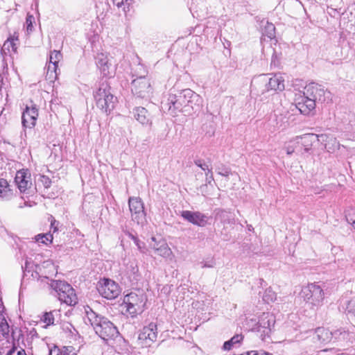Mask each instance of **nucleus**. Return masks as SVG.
Returning <instances> with one entry per match:
<instances>
[{
  "label": "nucleus",
  "instance_id": "obj_9",
  "mask_svg": "<svg viewBox=\"0 0 355 355\" xmlns=\"http://www.w3.org/2000/svg\"><path fill=\"white\" fill-rule=\"evenodd\" d=\"M98 293L105 298L115 299L121 293V288L114 281L104 278L97 284Z\"/></svg>",
  "mask_w": 355,
  "mask_h": 355
},
{
  "label": "nucleus",
  "instance_id": "obj_15",
  "mask_svg": "<svg viewBox=\"0 0 355 355\" xmlns=\"http://www.w3.org/2000/svg\"><path fill=\"white\" fill-rule=\"evenodd\" d=\"M150 240L149 245L157 255L165 259H171L173 257V253L166 241L163 239L157 240L154 236L151 237Z\"/></svg>",
  "mask_w": 355,
  "mask_h": 355
},
{
  "label": "nucleus",
  "instance_id": "obj_43",
  "mask_svg": "<svg viewBox=\"0 0 355 355\" xmlns=\"http://www.w3.org/2000/svg\"><path fill=\"white\" fill-rule=\"evenodd\" d=\"M206 180L208 184H210L214 180L212 173H211V175L206 178Z\"/></svg>",
  "mask_w": 355,
  "mask_h": 355
},
{
  "label": "nucleus",
  "instance_id": "obj_32",
  "mask_svg": "<svg viewBox=\"0 0 355 355\" xmlns=\"http://www.w3.org/2000/svg\"><path fill=\"white\" fill-rule=\"evenodd\" d=\"M42 320L46 324V326L53 324L54 315L53 312L45 313L42 317Z\"/></svg>",
  "mask_w": 355,
  "mask_h": 355
},
{
  "label": "nucleus",
  "instance_id": "obj_41",
  "mask_svg": "<svg viewBox=\"0 0 355 355\" xmlns=\"http://www.w3.org/2000/svg\"><path fill=\"white\" fill-rule=\"evenodd\" d=\"M346 219L349 223H351L354 228L355 229V219L352 217L349 214L346 215Z\"/></svg>",
  "mask_w": 355,
  "mask_h": 355
},
{
  "label": "nucleus",
  "instance_id": "obj_36",
  "mask_svg": "<svg viewBox=\"0 0 355 355\" xmlns=\"http://www.w3.org/2000/svg\"><path fill=\"white\" fill-rule=\"evenodd\" d=\"M35 21V18L33 15H28L26 19V29L27 31L31 32L33 28V24Z\"/></svg>",
  "mask_w": 355,
  "mask_h": 355
},
{
  "label": "nucleus",
  "instance_id": "obj_23",
  "mask_svg": "<svg viewBox=\"0 0 355 355\" xmlns=\"http://www.w3.org/2000/svg\"><path fill=\"white\" fill-rule=\"evenodd\" d=\"M18 40V36L15 35V34L9 37L3 44L2 47V52L5 55L10 54L12 52L15 53L17 51V43L16 42Z\"/></svg>",
  "mask_w": 355,
  "mask_h": 355
},
{
  "label": "nucleus",
  "instance_id": "obj_22",
  "mask_svg": "<svg viewBox=\"0 0 355 355\" xmlns=\"http://www.w3.org/2000/svg\"><path fill=\"white\" fill-rule=\"evenodd\" d=\"M40 270H43L44 277L49 279L56 275L58 273L57 268L51 260L44 261L41 265Z\"/></svg>",
  "mask_w": 355,
  "mask_h": 355
},
{
  "label": "nucleus",
  "instance_id": "obj_39",
  "mask_svg": "<svg viewBox=\"0 0 355 355\" xmlns=\"http://www.w3.org/2000/svg\"><path fill=\"white\" fill-rule=\"evenodd\" d=\"M195 164L199 166L203 171H208L209 173H211V169L209 168V166L205 163H202L200 161L195 162Z\"/></svg>",
  "mask_w": 355,
  "mask_h": 355
},
{
  "label": "nucleus",
  "instance_id": "obj_5",
  "mask_svg": "<svg viewBox=\"0 0 355 355\" xmlns=\"http://www.w3.org/2000/svg\"><path fill=\"white\" fill-rule=\"evenodd\" d=\"M197 98V94L191 89H184L178 94L171 95L168 99V111L171 115L175 116L180 112H188L187 101L188 98Z\"/></svg>",
  "mask_w": 355,
  "mask_h": 355
},
{
  "label": "nucleus",
  "instance_id": "obj_19",
  "mask_svg": "<svg viewBox=\"0 0 355 355\" xmlns=\"http://www.w3.org/2000/svg\"><path fill=\"white\" fill-rule=\"evenodd\" d=\"M62 59V55L59 51H53L51 52L49 56V64L47 67V74L50 76H53L54 73V77L57 76V69L58 67V62Z\"/></svg>",
  "mask_w": 355,
  "mask_h": 355
},
{
  "label": "nucleus",
  "instance_id": "obj_18",
  "mask_svg": "<svg viewBox=\"0 0 355 355\" xmlns=\"http://www.w3.org/2000/svg\"><path fill=\"white\" fill-rule=\"evenodd\" d=\"M15 182L21 192L25 191L31 185L30 173L25 169L18 171L15 175Z\"/></svg>",
  "mask_w": 355,
  "mask_h": 355
},
{
  "label": "nucleus",
  "instance_id": "obj_45",
  "mask_svg": "<svg viewBox=\"0 0 355 355\" xmlns=\"http://www.w3.org/2000/svg\"><path fill=\"white\" fill-rule=\"evenodd\" d=\"M17 355H27L24 349H20L17 352Z\"/></svg>",
  "mask_w": 355,
  "mask_h": 355
},
{
  "label": "nucleus",
  "instance_id": "obj_24",
  "mask_svg": "<svg viewBox=\"0 0 355 355\" xmlns=\"http://www.w3.org/2000/svg\"><path fill=\"white\" fill-rule=\"evenodd\" d=\"M3 311L4 306L0 302V334L3 337H6L9 335L10 327L5 318Z\"/></svg>",
  "mask_w": 355,
  "mask_h": 355
},
{
  "label": "nucleus",
  "instance_id": "obj_10",
  "mask_svg": "<svg viewBox=\"0 0 355 355\" xmlns=\"http://www.w3.org/2000/svg\"><path fill=\"white\" fill-rule=\"evenodd\" d=\"M284 82V76L282 74H275L268 80L265 76H261L258 79L259 85H264L266 87L262 94L270 90L283 91L285 88Z\"/></svg>",
  "mask_w": 355,
  "mask_h": 355
},
{
  "label": "nucleus",
  "instance_id": "obj_46",
  "mask_svg": "<svg viewBox=\"0 0 355 355\" xmlns=\"http://www.w3.org/2000/svg\"><path fill=\"white\" fill-rule=\"evenodd\" d=\"M206 171L205 175H206L207 178L208 176H209V175H211V173H212V172H211V173H209V172H208V171Z\"/></svg>",
  "mask_w": 355,
  "mask_h": 355
},
{
  "label": "nucleus",
  "instance_id": "obj_11",
  "mask_svg": "<svg viewBox=\"0 0 355 355\" xmlns=\"http://www.w3.org/2000/svg\"><path fill=\"white\" fill-rule=\"evenodd\" d=\"M132 92L140 98L149 97L152 93L150 80L145 76H140L132 82Z\"/></svg>",
  "mask_w": 355,
  "mask_h": 355
},
{
  "label": "nucleus",
  "instance_id": "obj_29",
  "mask_svg": "<svg viewBox=\"0 0 355 355\" xmlns=\"http://www.w3.org/2000/svg\"><path fill=\"white\" fill-rule=\"evenodd\" d=\"M242 339L243 336L239 334L233 336L230 340L225 342L223 349L225 350H230L234 344L240 343Z\"/></svg>",
  "mask_w": 355,
  "mask_h": 355
},
{
  "label": "nucleus",
  "instance_id": "obj_17",
  "mask_svg": "<svg viewBox=\"0 0 355 355\" xmlns=\"http://www.w3.org/2000/svg\"><path fill=\"white\" fill-rule=\"evenodd\" d=\"M181 216L187 221L200 227L207 224L208 217L199 211H183Z\"/></svg>",
  "mask_w": 355,
  "mask_h": 355
},
{
  "label": "nucleus",
  "instance_id": "obj_37",
  "mask_svg": "<svg viewBox=\"0 0 355 355\" xmlns=\"http://www.w3.org/2000/svg\"><path fill=\"white\" fill-rule=\"evenodd\" d=\"M132 239L133 240L135 244L137 246L138 250L142 252L145 253V244L143 242H141L137 237L133 235H130Z\"/></svg>",
  "mask_w": 355,
  "mask_h": 355
},
{
  "label": "nucleus",
  "instance_id": "obj_40",
  "mask_svg": "<svg viewBox=\"0 0 355 355\" xmlns=\"http://www.w3.org/2000/svg\"><path fill=\"white\" fill-rule=\"evenodd\" d=\"M130 272L132 274V275H136L137 272H138V267L135 264V263H132L130 266Z\"/></svg>",
  "mask_w": 355,
  "mask_h": 355
},
{
  "label": "nucleus",
  "instance_id": "obj_7",
  "mask_svg": "<svg viewBox=\"0 0 355 355\" xmlns=\"http://www.w3.org/2000/svg\"><path fill=\"white\" fill-rule=\"evenodd\" d=\"M51 286L56 292L60 301L68 305H74L77 303L76 295L69 284L62 281H52Z\"/></svg>",
  "mask_w": 355,
  "mask_h": 355
},
{
  "label": "nucleus",
  "instance_id": "obj_4",
  "mask_svg": "<svg viewBox=\"0 0 355 355\" xmlns=\"http://www.w3.org/2000/svg\"><path fill=\"white\" fill-rule=\"evenodd\" d=\"M146 302L144 293L132 292L124 297L121 306L123 311L134 318L144 311Z\"/></svg>",
  "mask_w": 355,
  "mask_h": 355
},
{
  "label": "nucleus",
  "instance_id": "obj_35",
  "mask_svg": "<svg viewBox=\"0 0 355 355\" xmlns=\"http://www.w3.org/2000/svg\"><path fill=\"white\" fill-rule=\"evenodd\" d=\"M265 29H266V32L267 33V35L269 38L272 39V38L275 37V27L272 24L268 23L267 25L266 26Z\"/></svg>",
  "mask_w": 355,
  "mask_h": 355
},
{
  "label": "nucleus",
  "instance_id": "obj_38",
  "mask_svg": "<svg viewBox=\"0 0 355 355\" xmlns=\"http://www.w3.org/2000/svg\"><path fill=\"white\" fill-rule=\"evenodd\" d=\"M346 310L349 313L355 316V300H352L347 302Z\"/></svg>",
  "mask_w": 355,
  "mask_h": 355
},
{
  "label": "nucleus",
  "instance_id": "obj_1",
  "mask_svg": "<svg viewBox=\"0 0 355 355\" xmlns=\"http://www.w3.org/2000/svg\"><path fill=\"white\" fill-rule=\"evenodd\" d=\"M324 90L315 83H310L304 87L302 92L295 94L296 107L301 114H309L315 107L316 102L324 101Z\"/></svg>",
  "mask_w": 355,
  "mask_h": 355
},
{
  "label": "nucleus",
  "instance_id": "obj_2",
  "mask_svg": "<svg viewBox=\"0 0 355 355\" xmlns=\"http://www.w3.org/2000/svg\"><path fill=\"white\" fill-rule=\"evenodd\" d=\"M299 295L305 305L312 311L318 310L324 304L325 299L324 290L315 283L308 284L303 286Z\"/></svg>",
  "mask_w": 355,
  "mask_h": 355
},
{
  "label": "nucleus",
  "instance_id": "obj_47",
  "mask_svg": "<svg viewBox=\"0 0 355 355\" xmlns=\"http://www.w3.org/2000/svg\"><path fill=\"white\" fill-rule=\"evenodd\" d=\"M55 220H54L53 222H51V226L53 227L55 225Z\"/></svg>",
  "mask_w": 355,
  "mask_h": 355
},
{
  "label": "nucleus",
  "instance_id": "obj_33",
  "mask_svg": "<svg viewBox=\"0 0 355 355\" xmlns=\"http://www.w3.org/2000/svg\"><path fill=\"white\" fill-rule=\"evenodd\" d=\"M78 350L73 346L64 347L61 351L62 355H77Z\"/></svg>",
  "mask_w": 355,
  "mask_h": 355
},
{
  "label": "nucleus",
  "instance_id": "obj_49",
  "mask_svg": "<svg viewBox=\"0 0 355 355\" xmlns=\"http://www.w3.org/2000/svg\"><path fill=\"white\" fill-rule=\"evenodd\" d=\"M252 353H254V355H257V354L254 352H252Z\"/></svg>",
  "mask_w": 355,
  "mask_h": 355
},
{
  "label": "nucleus",
  "instance_id": "obj_42",
  "mask_svg": "<svg viewBox=\"0 0 355 355\" xmlns=\"http://www.w3.org/2000/svg\"><path fill=\"white\" fill-rule=\"evenodd\" d=\"M50 355H62L61 352H59L58 349L51 350L50 352Z\"/></svg>",
  "mask_w": 355,
  "mask_h": 355
},
{
  "label": "nucleus",
  "instance_id": "obj_8",
  "mask_svg": "<svg viewBox=\"0 0 355 355\" xmlns=\"http://www.w3.org/2000/svg\"><path fill=\"white\" fill-rule=\"evenodd\" d=\"M298 141L300 145V147L303 148V151L304 153H308L312 148V146L316 141H320L323 144L327 149L329 150L331 149L330 147H328L327 144L325 143L327 141L331 140L334 142V144L336 145V147L338 148L339 144L336 141V139L334 137H329L328 135L322 134V135H315L312 133L304 134L300 136H297Z\"/></svg>",
  "mask_w": 355,
  "mask_h": 355
},
{
  "label": "nucleus",
  "instance_id": "obj_12",
  "mask_svg": "<svg viewBox=\"0 0 355 355\" xmlns=\"http://www.w3.org/2000/svg\"><path fill=\"white\" fill-rule=\"evenodd\" d=\"M157 338V325L151 322L144 327L138 337L139 345L144 347H150Z\"/></svg>",
  "mask_w": 355,
  "mask_h": 355
},
{
  "label": "nucleus",
  "instance_id": "obj_25",
  "mask_svg": "<svg viewBox=\"0 0 355 355\" xmlns=\"http://www.w3.org/2000/svg\"><path fill=\"white\" fill-rule=\"evenodd\" d=\"M300 147L297 136L291 139L289 141L285 142L284 150L286 151V155L288 156L292 155L296 152V150Z\"/></svg>",
  "mask_w": 355,
  "mask_h": 355
},
{
  "label": "nucleus",
  "instance_id": "obj_13",
  "mask_svg": "<svg viewBox=\"0 0 355 355\" xmlns=\"http://www.w3.org/2000/svg\"><path fill=\"white\" fill-rule=\"evenodd\" d=\"M128 204L132 220L137 224H143L145 220V213L141 200L139 198L130 197Z\"/></svg>",
  "mask_w": 355,
  "mask_h": 355
},
{
  "label": "nucleus",
  "instance_id": "obj_26",
  "mask_svg": "<svg viewBox=\"0 0 355 355\" xmlns=\"http://www.w3.org/2000/svg\"><path fill=\"white\" fill-rule=\"evenodd\" d=\"M275 323L273 316L269 313H263L259 321V327L270 329Z\"/></svg>",
  "mask_w": 355,
  "mask_h": 355
},
{
  "label": "nucleus",
  "instance_id": "obj_44",
  "mask_svg": "<svg viewBox=\"0 0 355 355\" xmlns=\"http://www.w3.org/2000/svg\"><path fill=\"white\" fill-rule=\"evenodd\" d=\"M43 178L45 180V187L47 188L49 187L50 181L48 178L43 177Z\"/></svg>",
  "mask_w": 355,
  "mask_h": 355
},
{
  "label": "nucleus",
  "instance_id": "obj_31",
  "mask_svg": "<svg viewBox=\"0 0 355 355\" xmlns=\"http://www.w3.org/2000/svg\"><path fill=\"white\" fill-rule=\"evenodd\" d=\"M36 241L38 243L48 244L53 241V236L51 234H38L35 236Z\"/></svg>",
  "mask_w": 355,
  "mask_h": 355
},
{
  "label": "nucleus",
  "instance_id": "obj_48",
  "mask_svg": "<svg viewBox=\"0 0 355 355\" xmlns=\"http://www.w3.org/2000/svg\"><path fill=\"white\" fill-rule=\"evenodd\" d=\"M12 353V351L10 350L8 353V355H10Z\"/></svg>",
  "mask_w": 355,
  "mask_h": 355
},
{
  "label": "nucleus",
  "instance_id": "obj_20",
  "mask_svg": "<svg viewBox=\"0 0 355 355\" xmlns=\"http://www.w3.org/2000/svg\"><path fill=\"white\" fill-rule=\"evenodd\" d=\"M135 119L143 125H151V119L147 110L142 107H136L134 110Z\"/></svg>",
  "mask_w": 355,
  "mask_h": 355
},
{
  "label": "nucleus",
  "instance_id": "obj_14",
  "mask_svg": "<svg viewBox=\"0 0 355 355\" xmlns=\"http://www.w3.org/2000/svg\"><path fill=\"white\" fill-rule=\"evenodd\" d=\"M348 334L344 329H338L334 333L330 332L328 329L320 327L318 328L315 331L314 338L320 343H328L332 337L336 339H346Z\"/></svg>",
  "mask_w": 355,
  "mask_h": 355
},
{
  "label": "nucleus",
  "instance_id": "obj_34",
  "mask_svg": "<svg viewBox=\"0 0 355 355\" xmlns=\"http://www.w3.org/2000/svg\"><path fill=\"white\" fill-rule=\"evenodd\" d=\"M114 4H115L117 7L121 8L123 7V10L125 11V6L128 8L132 0H112Z\"/></svg>",
  "mask_w": 355,
  "mask_h": 355
},
{
  "label": "nucleus",
  "instance_id": "obj_30",
  "mask_svg": "<svg viewBox=\"0 0 355 355\" xmlns=\"http://www.w3.org/2000/svg\"><path fill=\"white\" fill-rule=\"evenodd\" d=\"M10 191L9 184L6 179H0V196H6Z\"/></svg>",
  "mask_w": 355,
  "mask_h": 355
},
{
  "label": "nucleus",
  "instance_id": "obj_3",
  "mask_svg": "<svg viewBox=\"0 0 355 355\" xmlns=\"http://www.w3.org/2000/svg\"><path fill=\"white\" fill-rule=\"evenodd\" d=\"M86 313L87 319L95 332L102 339L107 340L113 338L118 334L116 327L105 317L97 315L92 309L87 311Z\"/></svg>",
  "mask_w": 355,
  "mask_h": 355
},
{
  "label": "nucleus",
  "instance_id": "obj_28",
  "mask_svg": "<svg viewBox=\"0 0 355 355\" xmlns=\"http://www.w3.org/2000/svg\"><path fill=\"white\" fill-rule=\"evenodd\" d=\"M191 98H188L187 101V109L189 111L190 109L193 110L196 107H199L201 105L202 100L200 96L197 94V98H193V96L191 95Z\"/></svg>",
  "mask_w": 355,
  "mask_h": 355
},
{
  "label": "nucleus",
  "instance_id": "obj_21",
  "mask_svg": "<svg viewBox=\"0 0 355 355\" xmlns=\"http://www.w3.org/2000/svg\"><path fill=\"white\" fill-rule=\"evenodd\" d=\"M96 64L105 76L110 75V67L111 64L107 55L103 53H98L96 58Z\"/></svg>",
  "mask_w": 355,
  "mask_h": 355
},
{
  "label": "nucleus",
  "instance_id": "obj_6",
  "mask_svg": "<svg viewBox=\"0 0 355 355\" xmlns=\"http://www.w3.org/2000/svg\"><path fill=\"white\" fill-rule=\"evenodd\" d=\"M94 96L96 106L103 112H108L114 108L116 99L107 84L103 83Z\"/></svg>",
  "mask_w": 355,
  "mask_h": 355
},
{
  "label": "nucleus",
  "instance_id": "obj_16",
  "mask_svg": "<svg viewBox=\"0 0 355 355\" xmlns=\"http://www.w3.org/2000/svg\"><path fill=\"white\" fill-rule=\"evenodd\" d=\"M38 116V110L35 105H26L22 114V124L25 128H32L36 124Z\"/></svg>",
  "mask_w": 355,
  "mask_h": 355
},
{
  "label": "nucleus",
  "instance_id": "obj_27",
  "mask_svg": "<svg viewBox=\"0 0 355 355\" xmlns=\"http://www.w3.org/2000/svg\"><path fill=\"white\" fill-rule=\"evenodd\" d=\"M262 298L265 302L269 304L277 300V294L271 288H268L265 290Z\"/></svg>",
  "mask_w": 355,
  "mask_h": 355
}]
</instances>
